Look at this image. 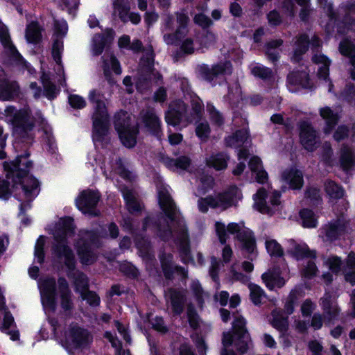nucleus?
Segmentation results:
<instances>
[{"label":"nucleus","instance_id":"1","mask_svg":"<svg viewBox=\"0 0 355 355\" xmlns=\"http://www.w3.org/2000/svg\"><path fill=\"white\" fill-rule=\"evenodd\" d=\"M29 153L18 155L16 159L4 163L7 171L6 180L0 178V198L8 199L15 189L20 187L28 200H31L39 193V183L28 174L33 163L28 159Z\"/></svg>","mask_w":355,"mask_h":355},{"label":"nucleus","instance_id":"2","mask_svg":"<svg viewBox=\"0 0 355 355\" xmlns=\"http://www.w3.org/2000/svg\"><path fill=\"white\" fill-rule=\"evenodd\" d=\"M159 203L171 223L161 216L159 223L157 224V235L163 241H168L175 236L180 241L182 252L185 256H188L189 236L186 225L184 221L179 218L175 202L165 189L159 191Z\"/></svg>","mask_w":355,"mask_h":355},{"label":"nucleus","instance_id":"3","mask_svg":"<svg viewBox=\"0 0 355 355\" xmlns=\"http://www.w3.org/2000/svg\"><path fill=\"white\" fill-rule=\"evenodd\" d=\"M215 230L221 244H225L228 234L234 235V239L242 243V247L248 253H253L256 250V240L252 232L245 227L243 222L230 223L227 226L221 223H215Z\"/></svg>","mask_w":355,"mask_h":355},{"label":"nucleus","instance_id":"4","mask_svg":"<svg viewBox=\"0 0 355 355\" xmlns=\"http://www.w3.org/2000/svg\"><path fill=\"white\" fill-rule=\"evenodd\" d=\"M73 230L74 225L72 218H61L59 222V228L54 234L55 243L53 246L55 255L70 270L74 268V255L71 249L67 245L65 237L73 234Z\"/></svg>","mask_w":355,"mask_h":355},{"label":"nucleus","instance_id":"5","mask_svg":"<svg viewBox=\"0 0 355 355\" xmlns=\"http://www.w3.org/2000/svg\"><path fill=\"white\" fill-rule=\"evenodd\" d=\"M89 101L93 104V139L94 141H102L107 135L110 127V116L102 93L92 90L89 94Z\"/></svg>","mask_w":355,"mask_h":355},{"label":"nucleus","instance_id":"6","mask_svg":"<svg viewBox=\"0 0 355 355\" xmlns=\"http://www.w3.org/2000/svg\"><path fill=\"white\" fill-rule=\"evenodd\" d=\"M5 112L7 120L12 125L14 134L21 138L29 137V132L34 127V119L31 116L30 110H16L13 107H8Z\"/></svg>","mask_w":355,"mask_h":355},{"label":"nucleus","instance_id":"7","mask_svg":"<svg viewBox=\"0 0 355 355\" xmlns=\"http://www.w3.org/2000/svg\"><path fill=\"white\" fill-rule=\"evenodd\" d=\"M130 120V115L125 111H120L114 116L115 129L122 144L128 148L135 146L139 132L136 126L131 125Z\"/></svg>","mask_w":355,"mask_h":355},{"label":"nucleus","instance_id":"8","mask_svg":"<svg viewBox=\"0 0 355 355\" xmlns=\"http://www.w3.org/2000/svg\"><path fill=\"white\" fill-rule=\"evenodd\" d=\"M76 243L78 254L84 264H91L95 260L93 250L101 245L98 235L93 232L81 231Z\"/></svg>","mask_w":355,"mask_h":355},{"label":"nucleus","instance_id":"9","mask_svg":"<svg viewBox=\"0 0 355 355\" xmlns=\"http://www.w3.org/2000/svg\"><path fill=\"white\" fill-rule=\"evenodd\" d=\"M280 196L278 191H274L267 202L266 191L263 188L259 189L254 197V207L261 214L272 216L280 209Z\"/></svg>","mask_w":355,"mask_h":355},{"label":"nucleus","instance_id":"10","mask_svg":"<svg viewBox=\"0 0 355 355\" xmlns=\"http://www.w3.org/2000/svg\"><path fill=\"white\" fill-rule=\"evenodd\" d=\"M92 334L78 324H71L65 334V344L67 348H85L92 342Z\"/></svg>","mask_w":355,"mask_h":355},{"label":"nucleus","instance_id":"11","mask_svg":"<svg viewBox=\"0 0 355 355\" xmlns=\"http://www.w3.org/2000/svg\"><path fill=\"white\" fill-rule=\"evenodd\" d=\"M138 121L152 135L161 137L162 121L154 107L146 106L143 108L139 114Z\"/></svg>","mask_w":355,"mask_h":355},{"label":"nucleus","instance_id":"12","mask_svg":"<svg viewBox=\"0 0 355 355\" xmlns=\"http://www.w3.org/2000/svg\"><path fill=\"white\" fill-rule=\"evenodd\" d=\"M99 198L98 193L94 191H83L76 198V206L84 214H87L92 216H98L99 212L96 209V206L99 200Z\"/></svg>","mask_w":355,"mask_h":355},{"label":"nucleus","instance_id":"13","mask_svg":"<svg viewBox=\"0 0 355 355\" xmlns=\"http://www.w3.org/2000/svg\"><path fill=\"white\" fill-rule=\"evenodd\" d=\"M300 143L305 150L315 151L320 146V141L318 132L311 123L303 121L300 125Z\"/></svg>","mask_w":355,"mask_h":355},{"label":"nucleus","instance_id":"14","mask_svg":"<svg viewBox=\"0 0 355 355\" xmlns=\"http://www.w3.org/2000/svg\"><path fill=\"white\" fill-rule=\"evenodd\" d=\"M56 283L53 278H47L42 281L40 285L42 302L44 307L54 312L57 302L55 298Z\"/></svg>","mask_w":355,"mask_h":355},{"label":"nucleus","instance_id":"15","mask_svg":"<svg viewBox=\"0 0 355 355\" xmlns=\"http://www.w3.org/2000/svg\"><path fill=\"white\" fill-rule=\"evenodd\" d=\"M232 72V66L230 61L220 62L211 67L202 65L199 67V73L202 78L211 81L220 75H230Z\"/></svg>","mask_w":355,"mask_h":355},{"label":"nucleus","instance_id":"16","mask_svg":"<svg viewBox=\"0 0 355 355\" xmlns=\"http://www.w3.org/2000/svg\"><path fill=\"white\" fill-rule=\"evenodd\" d=\"M166 300L168 307H171L174 315H180L183 313L187 300L184 291L169 288L166 293Z\"/></svg>","mask_w":355,"mask_h":355},{"label":"nucleus","instance_id":"17","mask_svg":"<svg viewBox=\"0 0 355 355\" xmlns=\"http://www.w3.org/2000/svg\"><path fill=\"white\" fill-rule=\"evenodd\" d=\"M347 222L341 218L329 223L322 228L324 240L332 242L338 239L347 232Z\"/></svg>","mask_w":355,"mask_h":355},{"label":"nucleus","instance_id":"18","mask_svg":"<svg viewBox=\"0 0 355 355\" xmlns=\"http://www.w3.org/2000/svg\"><path fill=\"white\" fill-rule=\"evenodd\" d=\"M187 110V105L182 101H177L171 105L168 110L165 112V121L171 125L176 126L179 125L183 116Z\"/></svg>","mask_w":355,"mask_h":355},{"label":"nucleus","instance_id":"19","mask_svg":"<svg viewBox=\"0 0 355 355\" xmlns=\"http://www.w3.org/2000/svg\"><path fill=\"white\" fill-rule=\"evenodd\" d=\"M54 27L56 39H55L53 44L52 55L56 63L60 64L61 51L63 49V42L62 41V38L67 33V27L65 23H60L57 21L54 23Z\"/></svg>","mask_w":355,"mask_h":355},{"label":"nucleus","instance_id":"20","mask_svg":"<svg viewBox=\"0 0 355 355\" xmlns=\"http://www.w3.org/2000/svg\"><path fill=\"white\" fill-rule=\"evenodd\" d=\"M114 32L112 29H106L104 33L96 34L92 41V51L94 55H101L105 46L114 38Z\"/></svg>","mask_w":355,"mask_h":355},{"label":"nucleus","instance_id":"21","mask_svg":"<svg viewBox=\"0 0 355 355\" xmlns=\"http://www.w3.org/2000/svg\"><path fill=\"white\" fill-rule=\"evenodd\" d=\"M214 198L218 205L217 207L226 209L234 205L237 200L240 198V191L237 187H232L226 191L218 193Z\"/></svg>","mask_w":355,"mask_h":355},{"label":"nucleus","instance_id":"22","mask_svg":"<svg viewBox=\"0 0 355 355\" xmlns=\"http://www.w3.org/2000/svg\"><path fill=\"white\" fill-rule=\"evenodd\" d=\"M58 284L61 307L64 311H71L73 309V303L68 282L64 278L60 277Z\"/></svg>","mask_w":355,"mask_h":355},{"label":"nucleus","instance_id":"23","mask_svg":"<svg viewBox=\"0 0 355 355\" xmlns=\"http://www.w3.org/2000/svg\"><path fill=\"white\" fill-rule=\"evenodd\" d=\"M282 179L293 189H300L303 186V174L302 171L295 168L284 171L282 174Z\"/></svg>","mask_w":355,"mask_h":355},{"label":"nucleus","instance_id":"24","mask_svg":"<svg viewBox=\"0 0 355 355\" xmlns=\"http://www.w3.org/2000/svg\"><path fill=\"white\" fill-rule=\"evenodd\" d=\"M19 94V86L15 81L0 79V100L10 101Z\"/></svg>","mask_w":355,"mask_h":355},{"label":"nucleus","instance_id":"25","mask_svg":"<svg viewBox=\"0 0 355 355\" xmlns=\"http://www.w3.org/2000/svg\"><path fill=\"white\" fill-rule=\"evenodd\" d=\"M162 267L163 268L164 275L166 278H171L172 274L176 271L186 277L187 271L181 266H175L173 262V255L171 254L162 253L160 255Z\"/></svg>","mask_w":355,"mask_h":355},{"label":"nucleus","instance_id":"26","mask_svg":"<svg viewBox=\"0 0 355 355\" xmlns=\"http://www.w3.org/2000/svg\"><path fill=\"white\" fill-rule=\"evenodd\" d=\"M310 42L309 37L302 33L296 37L291 60L295 62H299L302 59V55L308 51Z\"/></svg>","mask_w":355,"mask_h":355},{"label":"nucleus","instance_id":"27","mask_svg":"<svg viewBox=\"0 0 355 355\" xmlns=\"http://www.w3.org/2000/svg\"><path fill=\"white\" fill-rule=\"evenodd\" d=\"M288 252L297 259L304 257H315L316 253L314 250H311L309 247L303 243H297L294 240L289 241V248Z\"/></svg>","mask_w":355,"mask_h":355},{"label":"nucleus","instance_id":"28","mask_svg":"<svg viewBox=\"0 0 355 355\" xmlns=\"http://www.w3.org/2000/svg\"><path fill=\"white\" fill-rule=\"evenodd\" d=\"M261 279L267 288L272 290L275 286L279 288L284 285V280L280 277V273L277 269H270L261 276Z\"/></svg>","mask_w":355,"mask_h":355},{"label":"nucleus","instance_id":"29","mask_svg":"<svg viewBox=\"0 0 355 355\" xmlns=\"http://www.w3.org/2000/svg\"><path fill=\"white\" fill-rule=\"evenodd\" d=\"M191 110L189 114H185V120L188 123L200 121L204 114V104L198 98L195 97L191 101Z\"/></svg>","mask_w":355,"mask_h":355},{"label":"nucleus","instance_id":"30","mask_svg":"<svg viewBox=\"0 0 355 355\" xmlns=\"http://www.w3.org/2000/svg\"><path fill=\"white\" fill-rule=\"evenodd\" d=\"M248 132L246 129L239 130L225 139L227 147L241 148L248 140Z\"/></svg>","mask_w":355,"mask_h":355},{"label":"nucleus","instance_id":"31","mask_svg":"<svg viewBox=\"0 0 355 355\" xmlns=\"http://www.w3.org/2000/svg\"><path fill=\"white\" fill-rule=\"evenodd\" d=\"M147 62L150 71L147 75L148 78H146L144 76L142 75L139 78L137 83V87L138 88H141L143 87V82H144L146 80H153L157 84H158L159 82H162V76L158 71H155L154 69H151V65L153 63V53L151 49L147 53Z\"/></svg>","mask_w":355,"mask_h":355},{"label":"nucleus","instance_id":"32","mask_svg":"<svg viewBox=\"0 0 355 355\" xmlns=\"http://www.w3.org/2000/svg\"><path fill=\"white\" fill-rule=\"evenodd\" d=\"M5 48V53L7 56V62L13 65H17L24 68H28L26 62L21 55L17 51L15 47L10 40L8 44H3Z\"/></svg>","mask_w":355,"mask_h":355},{"label":"nucleus","instance_id":"33","mask_svg":"<svg viewBox=\"0 0 355 355\" xmlns=\"http://www.w3.org/2000/svg\"><path fill=\"white\" fill-rule=\"evenodd\" d=\"M340 162L342 168L345 171H348L355 164V151L354 150L343 144L340 151Z\"/></svg>","mask_w":355,"mask_h":355},{"label":"nucleus","instance_id":"34","mask_svg":"<svg viewBox=\"0 0 355 355\" xmlns=\"http://www.w3.org/2000/svg\"><path fill=\"white\" fill-rule=\"evenodd\" d=\"M320 304L325 316L329 320L334 319L339 313V309L336 304H333L331 295L329 293L324 294L320 299Z\"/></svg>","mask_w":355,"mask_h":355},{"label":"nucleus","instance_id":"35","mask_svg":"<svg viewBox=\"0 0 355 355\" xmlns=\"http://www.w3.org/2000/svg\"><path fill=\"white\" fill-rule=\"evenodd\" d=\"M232 336V344L234 343L236 350L244 354L252 346V340L248 332L239 334H231Z\"/></svg>","mask_w":355,"mask_h":355},{"label":"nucleus","instance_id":"36","mask_svg":"<svg viewBox=\"0 0 355 355\" xmlns=\"http://www.w3.org/2000/svg\"><path fill=\"white\" fill-rule=\"evenodd\" d=\"M121 191L126 201L129 211L133 213L139 211L141 209V205L137 200V193L126 187L121 188Z\"/></svg>","mask_w":355,"mask_h":355},{"label":"nucleus","instance_id":"37","mask_svg":"<svg viewBox=\"0 0 355 355\" xmlns=\"http://www.w3.org/2000/svg\"><path fill=\"white\" fill-rule=\"evenodd\" d=\"M230 157L225 153H218L213 155L207 159V165L209 167H213L217 171L226 168L227 166V161Z\"/></svg>","mask_w":355,"mask_h":355},{"label":"nucleus","instance_id":"38","mask_svg":"<svg viewBox=\"0 0 355 355\" xmlns=\"http://www.w3.org/2000/svg\"><path fill=\"white\" fill-rule=\"evenodd\" d=\"M287 82L289 85L307 87L309 85L308 74L304 71L291 72L287 76Z\"/></svg>","mask_w":355,"mask_h":355},{"label":"nucleus","instance_id":"39","mask_svg":"<svg viewBox=\"0 0 355 355\" xmlns=\"http://www.w3.org/2000/svg\"><path fill=\"white\" fill-rule=\"evenodd\" d=\"M320 114L322 118L326 121L327 127L324 130V133L329 134L332 128L338 122V116L329 107L321 108Z\"/></svg>","mask_w":355,"mask_h":355},{"label":"nucleus","instance_id":"40","mask_svg":"<svg viewBox=\"0 0 355 355\" xmlns=\"http://www.w3.org/2000/svg\"><path fill=\"white\" fill-rule=\"evenodd\" d=\"M312 60L315 64H321L322 66L318 69V76L320 78L326 80L329 76V66L330 61L324 55L315 53L312 57Z\"/></svg>","mask_w":355,"mask_h":355},{"label":"nucleus","instance_id":"41","mask_svg":"<svg viewBox=\"0 0 355 355\" xmlns=\"http://www.w3.org/2000/svg\"><path fill=\"white\" fill-rule=\"evenodd\" d=\"M250 291V297L254 305L259 306L263 303V300L266 298V294L264 291L255 284L250 283L248 284Z\"/></svg>","mask_w":355,"mask_h":355},{"label":"nucleus","instance_id":"42","mask_svg":"<svg viewBox=\"0 0 355 355\" xmlns=\"http://www.w3.org/2000/svg\"><path fill=\"white\" fill-rule=\"evenodd\" d=\"M26 37L28 42L37 43L41 38V27L36 21L29 24L26 31Z\"/></svg>","mask_w":355,"mask_h":355},{"label":"nucleus","instance_id":"43","mask_svg":"<svg viewBox=\"0 0 355 355\" xmlns=\"http://www.w3.org/2000/svg\"><path fill=\"white\" fill-rule=\"evenodd\" d=\"M272 325L281 333L284 334L288 329V318L283 316V315L277 311L272 312Z\"/></svg>","mask_w":355,"mask_h":355},{"label":"nucleus","instance_id":"44","mask_svg":"<svg viewBox=\"0 0 355 355\" xmlns=\"http://www.w3.org/2000/svg\"><path fill=\"white\" fill-rule=\"evenodd\" d=\"M282 44L283 40L279 39L272 40L266 44V54L268 59L272 62H274L278 60L279 57V51L278 47H279Z\"/></svg>","mask_w":355,"mask_h":355},{"label":"nucleus","instance_id":"45","mask_svg":"<svg viewBox=\"0 0 355 355\" xmlns=\"http://www.w3.org/2000/svg\"><path fill=\"white\" fill-rule=\"evenodd\" d=\"M73 284L75 291L80 294L84 293L85 291L88 290V279L81 272L77 271L73 273Z\"/></svg>","mask_w":355,"mask_h":355},{"label":"nucleus","instance_id":"46","mask_svg":"<svg viewBox=\"0 0 355 355\" xmlns=\"http://www.w3.org/2000/svg\"><path fill=\"white\" fill-rule=\"evenodd\" d=\"M340 52L350 58V62L355 67V44L349 40H344L340 43Z\"/></svg>","mask_w":355,"mask_h":355},{"label":"nucleus","instance_id":"47","mask_svg":"<svg viewBox=\"0 0 355 355\" xmlns=\"http://www.w3.org/2000/svg\"><path fill=\"white\" fill-rule=\"evenodd\" d=\"M14 324V318L9 311H6L1 324V328L10 336L12 340L19 339V332L17 331H9V329Z\"/></svg>","mask_w":355,"mask_h":355},{"label":"nucleus","instance_id":"48","mask_svg":"<svg viewBox=\"0 0 355 355\" xmlns=\"http://www.w3.org/2000/svg\"><path fill=\"white\" fill-rule=\"evenodd\" d=\"M176 20L178 24L177 27L178 33L182 35H187L189 33V28L187 26L189 23V17L184 12H176Z\"/></svg>","mask_w":355,"mask_h":355},{"label":"nucleus","instance_id":"49","mask_svg":"<svg viewBox=\"0 0 355 355\" xmlns=\"http://www.w3.org/2000/svg\"><path fill=\"white\" fill-rule=\"evenodd\" d=\"M163 161L170 168L186 169L190 165V159L185 156H181L175 159L166 157Z\"/></svg>","mask_w":355,"mask_h":355},{"label":"nucleus","instance_id":"50","mask_svg":"<svg viewBox=\"0 0 355 355\" xmlns=\"http://www.w3.org/2000/svg\"><path fill=\"white\" fill-rule=\"evenodd\" d=\"M324 189L327 193L332 198H340L343 196L344 191L342 187L333 181H327Z\"/></svg>","mask_w":355,"mask_h":355},{"label":"nucleus","instance_id":"51","mask_svg":"<svg viewBox=\"0 0 355 355\" xmlns=\"http://www.w3.org/2000/svg\"><path fill=\"white\" fill-rule=\"evenodd\" d=\"M216 35L209 29L204 30L199 37V42L202 47L208 48L216 42Z\"/></svg>","mask_w":355,"mask_h":355},{"label":"nucleus","instance_id":"52","mask_svg":"<svg viewBox=\"0 0 355 355\" xmlns=\"http://www.w3.org/2000/svg\"><path fill=\"white\" fill-rule=\"evenodd\" d=\"M207 110L209 112L210 120L214 124L221 126L224 123L223 114L211 103L207 104Z\"/></svg>","mask_w":355,"mask_h":355},{"label":"nucleus","instance_id":"53","mask_svg":"<svg viewBox=\"0 0 355 355\" xmlns=\"http://www.w3.org/2000/svg\"><path fill=\"white\" fill-rule=\"evenodd\" d=\"M41 78L44 89V95L49 100L53 99L56 96L55 86L50 81L47 75L43 74Z\"/></svg>","mask_w":355,"mask_h":355},{"label":"nucleus","instance_id":"54","mask_svg":"<svg viewBox=\"0 0 355 355\" xmlns=\"http://www.w3.org/2000/svg\"><path fill=\"white\" fill-rule=\"evenodd\" d=\"M211 129L207 121L198 123L196 127V134L202 141H207L209 137Z\"/></svg>","mask_w":355,"mask_h":355},{"label":"nucleus","instance_id":"55","mask_svg":"<svg viewBox=\"0 0 355 355\" xmlns=\"http://www.w3.org/2000/svg\"><path fill=\"white\" fill-rule=\"evenodd\" d=\"M46 243V237L40 236L36 241L35 246L34 255L40 263H43L44 260V245Z\"/></svg>","mask_w":355,"mask_h":355},{"label":"nucleus","instance_id":"56","mask_svg":"<svg viewBox=\"0 0 355 355\" xmlns=\"http://www.w3.org/2000/svg\"><path fill=\"white\" fill-rule=\"evenodd\" d=\"M302 224L306 227H314L316 225V219L311 210L304 209L300 211Z\"/></svg>","mask_w":355,"mask_h":355},{"label":"nucleus","instance_id":"57","mask_svg":"<svg viewBox=\"0 0 355 355\" xmlns=\"http://www.w3.org/2000/svg\"><path fill=\"white\" fill-rule=\"evenodd\" d=\"M198 208L200 211L205 213L208 211L209 207L211 208H217V203L215 198L209 196L206 198H201L198 201Z\"/></svg>","mask_w":355,"mask_h":355},{"label":"nucleus","instance_id":"58","mask_svg":"<svg viewBox=\"0 0 355 355\" xmlns=\"http://www.w3.org/2000/svg\"><path fill=\"white\" fill-rule=\"evenodd\" d=\"M266 247L271 256L282 257L284 254L281 245L275 240H266Z\"/></svg>","mask_w":355,"mask_h":355},{"label":"nucleus","instance_id":"59","mask_svg":"<svg viewBox=\"0 0 355 355\" xmlns=\"http://www.w3.org/2000/svg\"><path fill=\"white\" fill-rule=\"evenodd\" d=\"M193 22L203 30H207L213 25L212 20L203 13L196 14L193 17Z\"/></svg>","mask_w":355,"mask_h":355},{"label":"nucleus","instance_id":"60","mask_svg":"<svg viewBox=\"0 0 355 355\" xmlns=\"http://www.w3.org/2000/svg\"><path fill=\"white\" fill-rule=\"evenodd\" d=\"M222 344L223 347L221 350V355H236L233 351L227 349V347L232 345V336L230 332L223 334Z\"/></svg>","mask_w":355,"mask_h":355},{"label":"nucleus","instance_id":"61","mask_svg":"<svg viewBox=\"0 0 355 355\" xmlns=\"http://www.w3.org/2000/svg\"><path fill=\"white\" fill-rule=\"evenodd\" d=\"M246 321L241 315L236 316L233 322V334H239L248 332L246 327Z\"/></svg>","mask_w":355,"mask_h":355},{"label":"nucleus","instance_id":"62","mask_svg":"<svg viewBox=\"0 0 355 355\" xmlns=\"http://www.w3.org/2000/svg\"><path fill=\"white\" fill-rule=\"evenodd\" d=\"M252 73L262 79L269 78L272 76V70L263 66H255L251 70Z\"/></svg>","mask_w":355,"mask_h":355},{"label":"nucleus","instance_id":"63","mask_svg":"<svg viewBox=\"0 0 355 355\" xmlns=\"http://www.w3.org/2000/svg\"><path fill=\"white\" fill-rule=\"evenodd\" d=\"M114 13H118L119 17L122 21H125L126 15L129 8L124 3L123 0H116L114 3Z\"/></svg>","mask_w":355,"mask_h":355},{"label":"nucleus","instance_id":"64","mask_svg":"<svg viewBox=\"0 0 355 355\" xmlns=\"http://www.w3.org/2000/svg\"><path fill=\"white\" fill-rule=\"evenodd\" d=\"M187 317L191 327L196 329L199 326V318L198 315L191 305H189L187 307Z\"/></svg>","mask_w":355,"mask_h":355}]
</instances>
